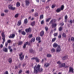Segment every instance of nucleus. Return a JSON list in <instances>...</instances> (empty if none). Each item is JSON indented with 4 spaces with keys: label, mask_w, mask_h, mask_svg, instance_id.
<instances>
[{
    "label": "nucleus",
    "mask_w": 74,
    "mask_h": 74,
    "mask_svg": "<svg viewBox=\"0 0 74 74\" xmlns=\"http://www.w3.org/2000/svg\"><path fill=\"white\" fill-rule=\"evenodd\" d=\"M64 5H62L61 6V7H60V8H58L56 10V12H59L60 11L62 10L63 11V9H64Z\"/></svg>",
    "instance_id": "5"
},
{
    "label": "nucleus",
    "mask_w": 74,
    "mask_h": 74,
    "mask_svg": "<svg viewBox=\"0 0 74 74\" xmlns=\"http://www.w3.org/2000/svg\"><path fill=\"white\" fill-rule=\"evenodd\" d=\"M21 34H23V35H25V34H26V33H25V32L24 31H23L22 32Z\"/></svg>",
    "instance_id": "35"
},
{
    "label": "nucleus",
    "mask_w": 74,
    "mask_h": 74,
    "mask_svg": "<svg viewBox=\"0 0 74 74\" xmlns=\"http://www.w3.org/2000/svg\"><path fill=\"white\" fill-rule=\"evenodd\" d=\"M49 65H50V64H49V63H47L45 64V67H49Z\"/></svg>",
    "instance_id": "20"
},
{
    "label": "nucleus",
    "mask_w": 74,
    "mask_h": 74,
    "mask_svg": "<svg viewBox=\"0 0 74 74\" xmlns=\"http://www.w3.org/2000/svg\"><path fill=\"white\" fill-rule=\"evenodd\" d=\"M71 41H74V38L73 37H71Z\"/></svg>",
    "instance_id": "38"
},
{
    "label": "nucleus",
    "mask_w": 74,
    "mask_h": 74,
    "mask_svg": "<svg viewBox=\"0 0 74 74\" xmlns=\"http://www.w3.org/2000/svg\"><path fill=\"white\" fill-rule=\"evenodd\" d=\"M62 29H63V27H59V30L60 31V32H61L62 30Z\"/></svg>",
    "instance_id": "32"
},
{
    "label": "nucleus",
    "mask_w": 74,
    "mask_h": 74,
    "mask_svg": "<svg viewBox=\"0 0 74 74\" xmlns=\"http://www.w3.org/2000/svg\"><path fill=\"white\" fill-rule=\"evenodd\" d=\"M35 60H36V62H37V63L39 62L40 60H39V59H38L37 57L35 58Z\"/></svg>",
    "instance_id": "21"
},
{
    "label": "nucleus",
    "mask_w": 74,
    "mask_h": 74,
    "mask_svg": "<svg viewBox=\"0 0 74 74\" xmlns=\"http://www.w3.org/2000/svg\"><path fill=\"white\" fill-rule=\"evenodd\" d=\"M16 45V43H14L13 45V46L14 47H15V46Z\"/></svg>",
    "instance_id": "64"
},
{
    "label": "nucleus",
    "mask_w": 74,
    "mask_h": 74,
    "mask_svg": "<svg viewBox=\"0 0 74 74\" xmlns=\"http://www.w3.org/2000/svg\"><path fill=\"white\" fill-rule=\"evenodd\" d=\"M56 22V19H52L49 23V24H51V23H53V22Z\"/></svg>",
    "instance_id": "15"
},
{
    "label": "nucleus",
    "mask_w": 74,
    "mask_h": 74,
    "mask_svg": "<svg viewBox=\"0 0 74 74\" xmlns=\"http://www.w3.org/2000/svg\"><path fill=\"white\" fill-rule=\"evenodd\" d=\"M25 31L27 33H28V32H31V29H30V27H29V28L28 29H27Z\"/></svg>",
    "instance_id": "18"
},
{
    "label": "nucleus",
    "mask_w": 74,
    "mask_h": 74,
    "mask_svg": "<svg viewBox=\"0 0 74 74\" xmlns=\"http://www.w3.org/2000/svg\"><path fill=\"white\" fill-rule=\"evenodd\" d=\"M45 29L46 32H47V31H48V27H45Z\"/></svg>",
    "instance_id": "37"
},
{
    "label": "nucleus",
    "mask_w": 74,
    "mask_h": 74,
    "mask_svg": "<svg viewBox=\"0 0 74 74\" xmlns=\"http://www.w3.org/2000/svg\"><path fill=\"white\" fill-rule=\"evenodd\" d=\"M62 59L63 60H66L68 58L67 56H64L63 57H62Z\"/></svg>",
    "instance_id": "13"
},
{
    "label": "nucleus",
    "mask_w": 74,
    "mask_h": 74,
    "mask_svg": "<svg viewBox=\"0 0 74 74\" xmlns=\"http://www.w3.org/2000/svg\"><path fill=\"white\" fill-rule=\"evenodd\" d=\"M26 44H24L23 46V48H24V49H25V48H26Z\"/></svg>",
    "instance_id": "41"
},
{
    "label": "nucleus",
    "mask_w": 74,
    "mask_h": 74,
    "mask_svg": "<svg viewBox=\"0 0 74 74\" xmlns=\"http://www.w3.org/2000/svg\"><path fill=\"white\" fill-rule=\"evenodd\" d=\"M22 53H21V54L19 55L20 59L21 60H23V59L24 58V56L23 55H22Z\"/></svg>",
    "instance_id": "7"
},
{
    "label": "nucleus",
    "mask_w": 74,
    "mask_h": 74,
    "mask_svg": "<svg viewBox=\"0 0 74 74\" xmlns=\"http://www.w3.org/2000/svg\"><path fill=\"white\" fill-rule=\"evenodd\" d=\"M38 16V14L37 13H35L34 14L35 16Z\"/></svg>",
    "instance_id": "33"
},
{
    "label": "nucleus",
    "mask_w": 74,
    "mask_h": 74,
    "mask_svg": "<svg viewBox=\"0 0 74 74\" xmlns=\"http://www.w3.org/2000/svg\"><path fill=\"white\" fill-rule=\"evenodd\" d=\"M36 58L35 57H34L33 58H31L32 60H34V59L35 60V59Z\"/></svg>",
    "instance_id": "61"
},
{
    "label": "nucleus",
    "mask_w": 74,
    "mask_h": 74,
    "mask_svg": "<svg viewBox=\"0 0 74 74\" xmlns=\"http://www.w3.org/2000/svg\"><path fill=\"white\" fill-rule=\"evenodd\" d=\"M44 35V31H41L40 33V35L41 37H42Z\"/></svg>",
    "instance_id": "12"
},
{
    "label": "nucleus",
    "mask_w": 74,
    "mask_h": 74,
    "mask_svg": "<svg viewBox=\"0 0 74 74\" xmlns=\"http://www.w3.org/2000/svg\"><path fill=\"white\" fill-rule=\"evenodd\" d=\"M28 44H29V42H25V45H28Z\"/></svg>",
    "instance_id": "54"
},
{
    "label": "nucleus",
    "mask_w": 74,
    "mask_h": 74,
    "mask_svg": "<svg viewBox=\"0 0 74 74\" xmlns=\"http://www.w3.org/2000/svg\"><path fill=\"white\" fill-rule=\"evenodd\" d=\"M7 45H8V42H6L5 43V46L6 47H7Z\"/></svg>",
    "instance_id": "57"
},
{
    "label": "nucleus",
    "mask_w": 74,
    "mask_h": 74,
    "mask_svg": "<svg viewBox=\"0 0 74 74\" xmlns=\"http://www.w3.org/2000/svg\"><path fill=\"white\" fill-rule=\"evenodd\" d=\"M51 25L52 27H56V26H57V23H51Z\"/></svg>",
    "instance_id": "9"
},
{
    "label": "nucleus",
    "mask_w": 74,
    "mask_h": 74,
    "mask_svg": "<svg viewBox=\"0 0 74 74\" xmlns=\"http://www.w3.org/2000/svg\"><path fill=\"white\" fill-rule=\"evenodd\" d=\"M67 15H66L65 16V19H67Z\"/></svg>",
    "instance_id": "48"
},
{
    "label": "nucleus",
    "mask_w": 74,
    "mask_h": 74,
    "mask_svg": "<svg viewBox=\"0 0 74 74\" xmlns=\"http://www.w3.org/2000/svg\"><path fill=\"white\" fill-rule=\"evenodd\" d=\"M58 37L59 38H62V36H61V35H59L58 36Z\"/></svg>",
    "instance_id": "47"
},
{
    "label": "nucleus",
    "mask_w": 74,
    "mask_h": 74,
    "mask_svg": "<svg viewBox=\"0 0 74 74\" xmlns=\"http://www.w3.org/2000/svg\"><path fill=\"white\" fill-rule=\"evenodd\" d=\"M58 36V33H56L54 34V36L55 37L57 36Z\"/></svg>",
    "instance_id": "46"
},
{
    "label": "nucleus",
    "mask_w": 74,
    "mask_h": 74,
    "mask_svg": "<svg viewBox=\"0 0 74 74\" xmlns=\"http://www.w3.org/2000/svg\"><path fill=\"white\" fill-rule=\"evenodd\" d=\"M8 43H10L11 42V40H8Z\"/></svg>",
    "instance_id": "53"
},
{
    "label": "nucleus",
    "mask_w": 74,
    "mask_h": 74,
    "mask_svg": "<svg viewBox=\"0 0 74 74\" xmlns=\"http://www.w3.org/2000/svg\"><path fill=\"white\" fill-rule=\"evenodd\" d=\"M22 24V21L21 20H19L17 23V25L18 26H20Z\"/></svg>",
    "instance_id": "11"
},
{
    "label": "nucleus",
    "mask_w": 74,
    "mask_h": 74,
    "mask_svg": "<svg viewBox=\"0 0 74 74\" xmlns=\"http://www.w3.org/2000/svg\"><path fill=\"white\" fill-rule=\"evenodd\" d=\"M29 38H32V34L29 35L28 36Z\"/></svg>",
    "instance_id": "42"
},
{
    "label": "nucleus",
    "mask_w": 74,
    "mask_h": 74,
    "mask_svg": "<svg viewBox=\"0 0 74 74\" xmlns=\"http://www.w3.org/2000/svg\"><path fill=\"white\" fill-rule=\"evenodd\" d=\"M49 6H47L46 7V9H48V8H49Z\"/></svg>",
    "instance_id": "60"
},
{
    "label": "nucleus",
    "mask_w": 74,
    "mask_h": 74,
    "mask_svg": "<svg viewBox=\"0 0 74 74\" xmlns=\"http://www.w3.org/2000/svg\"><path fill=\"white\" fill-rule=\"evenodd\" d=\"M22 72V70H20L19 71L18 74H21Z\"/></svg>",
    "instance_id": "44"
},
{
    "label": "nucleus",
    "mask_w": 74,
    "mask_h": 74,
    "mask_svg": "<svg viewBox=\"0 0 74 74\" xmlns=\"http://www.w3.org/2000/svg\"><path fill=\"white\" fill-rule=\"evenodd\" d=\"M51 19V18H48V19L46 20V22H49L50 19Z\"/></svg>",
    "instance_id": "34"
},
{
    "label": "nucleus",
    "mask_w": 74,
    "mask_h": 74,
    "mask_svg": "<svg viewBox=\"0 0 74 74\" xmlns=\"http://www.w3.org/2000/svg\"><path fill=\"white\" fill-rule=\"evenodd\" d=\"M57 63L58 64H59V68H62V67H64V68L65 69H67V68L69 67V66H66L65 63H62L60 62V61H58Z\"/></svg>",
    "instance_id": "2"
},
{
    "label": "nucleus",
    "mask_w": 74,
    "mask_h": 74,
    "mask_svg": "<svg viewBox=\"0 0 74 74\" xmlns=\"http://www.w3.org/2000/svg\"><path fill=\"white\" fill-rule=\"evenodd\" d=\"M52 56L50 54H47V57L48 58H49L50 57H51Z\"/></svg>",
    "instance_id": "29"
},
{
    "label": "nucleus",
    "mask_w": 74,
    "mask_h": 74,
    "mask_svg": "<svg viewBox=\"0 0 74 74\" xmlns=\"http://www.w3.org/2000/svg\"><path fill=\"white\" fill-rule=\"evenodd\" d=\"M26 64H23V67H25V65H26Z\"/></svg>",
    "instance_id": "63"
},
{
    "label": "nucleus",
    "mask_w": 74,
    "mask_h": 74,
    "mask_svg": "<svg viewBox=\"0 0 74 74\" xmlns=\"http://www.w3.org/2000/svg\"><path fill=\"white\" fill-rule=\"evenodd\" d=\"M24 23L25 24H26L27 23V19H25L24 21Z\"/></svg>",
    "instance_id": "27"
},
{
    "label": "nucleus",
    "mask_w": 74,
    "mask_h": 74,
    "mask_svg": "<svg viewBox=\"0 0 74 74\" xmlns=\"http://www.w3.org/2000/svg\"><path fill=\"white\" fill-rule=\"evenodd\" d=\"M29 4H30V2L29 1H25V5L26 6L29 5Z\"/></svg>",
    "instance_id": "14"
},
{
    "label": "nucleus",
    "mask_w": 74,
    "mask_h": 74,
    "mask_svg": "<svg viewBox=\"0 0 74 74\" xmlns=\"http://www.w3.org/2000/svg\"><path fill=\"white\" fill-rule=\"evenodd\" d=\"M3 47V45H2V44H1L0 45V48H2Z\"/></svg>",
    "instance_id": "43"
},
{
    "label": "nucleus",
    "mask_w": 74,
    "mask_h": 74,
    "mask_svg": "<svg viewBox=\"0 0 74 74\" xmlns=\"http://www.w3.org/2000/svg\"><path fill=\"white\" fill-rule=\"evenodd\" d=\"M8 61L9 63H11L12 62V58H10L8 59Z\"/></svg>",
    "instance_id": "17"
},
{
    "label": "nucleus",
    "mask_w": 74,
    "mask_h": 74,
    "mask_svg": "<svg viewBox=\"0 0 74 74\" xmlns=\"http://www.w3.org/2000/svg\"><path fill=\"white\" fill-rule=\"evenodd\" d=\"M23 44V42L21 41L19 42L18 44V45H21V44Z\"/></svg>",
    "instance_id": "30"
},
{
    "label": "nucleus",
    "mask_w": 74,
    "mask_h": 74,
    "mask_svg": "<svg viewBox=\"0 0 74 74\" xmlns=\"http://www.w3.org/2000/svg\"><path fill=\"white\" fill-rule=\"evenodd\" d=\"M22 29L19 30L18 31L19 33H22Z\"/></svg>",
    "instance_id": "49"
},
{
    "label": "nucleus",
    "mask_w": 74,
    "mask_h": 74,
    "mask_svg": "<svg viewBox=\"0 0 74 74\" xmlns=\"http://www.w3.org/2000/svg\"><path fill=\"white\" fill-rule=\"evenodd\" d=\"M53 46L54 48H56V47H58L56 49V51L57 52H60L61 49L60 48V45H58V44L55 43L53 44Z\"/></svg>",
    "instance_id": "3"
},
{
    "label": "nucleus",
    "mask_w": 74,
    "mask_h": 74,
    "mask_svg": "<svg viewBox=\"0 0 74 74\" xmlns=\"http://www.w3.org/2000/svg\"><path fill=\"white\" fill-rule=\"evenodd\" d=\"M15 34H10V35L9 36V37L10 38H13L14 37H15Z\"/></svg>",
    "instance_id": "10"
},
{
    "label": "nucleus",
    "mask_w": 74,
    "mask_h": 74,
    "mask_svg": "<svg viewBox=\"0 0 74 74\" xmlns=\"http://www.w3.org/2000/svg\"><path fill=\"white\" fill-rule=\"evenodd\" d=\"M71 72L72 73H74V69H73V68L70 67L69 70V73H70Z\"/></svg>",
    "instance_id": "8"
},
{
    "label": "nucleus",
    "mask_w": 74,
    "mask_h": 74,
    "mask_svg": "<svg viewBox=\"0 0 74 74\" xmlns=\"http://www.w3.org/2000/svg\"><path fill=\"white\" fill-rule=\"evenodd\" d=\"M33 42L35 41V38H33L30 41L31 42H33Z\"/></svg>",
    "instance_id": "25"
},
{
    "label": "nucleus",
    "mask_w": 74,
    "mask_h": 74,
    "mask_svg": "<svg viewBox=\"0 0 74 74\" xmlns=\"http://www.w3.org/2000/svg\"><path fill=\"white\" fill-rule=\"evenodd\" d=\"M8 7L10 10L14 11L16 9L15 7H13V5L12 4H10L8 6Z\"/></svg>",
    "instance_id": "4"
},
{
    "label": "nucleus",
    "mask_w": 74,
    "mask_h": 74,
    "mask_svg": "<svg viewBox=\"0 0 74 74\" xmlns=\"http://www.w3.org/2000/svg\"><path fill=\"white\" fill-rule=\"evenodd\" d=\"M4 74H8V71H6L5 73H4Z\"/></svg>",
    "instance_id": "55"
},
{
    "label": "nucleus",
    "mask_w": 74,
    "mask_h": 74,
    "mask_svg": "<svg viewBox=\"0 0 74 74\" xmlns=\"http://www.w3.org/2000/svg\"><path fill=\"white\" fill-rule=\"evenodd\" d=\"M53 33V30H51V32L50 33V34H51Z\"/></svg>",
    "instance_id": "58"
},
{
    "label": "nucleus",
    "mask_w": 74,
    "mask_h": 74,
    "mask_svg": "<svg viewBox=\"0 0 74 74\" xmlns=\"http://www.w3.org/2000/svg\"><path fill=\"white\" fill-rule=\"evenodd\" d=\"M40 67H41L40 65L38 64L37 65V66H35L34 67V73L37 74L38 72H42V71L43 69L42 68L40 69Z\"/></svg>",
    "instance_id": "1"
},
{
    "label": "nucleus",
    "mask_w": 74,
    "mask_h": 74,
    "mask_svg": "<svg viewBox=\"0 0 74 74\" xmlns=\"http://www.w3.org/2000/svg\"><path fill=\"white\" fill-rule=\"evenodd\" d=\"M2 39L3 40V42H2V43L3 44H4V42L5 41V35H4V32H2Z\"/></svg>",
    "instance_id": "6"
},
{
    "label": "nucleus",
    "mask_w": 74,
    "mask_h": 74,
    "mask_svg": "<svg viewBox=\"0 0 74 74\" xmlns=\"http://www.w3.org/2000/svg\"><path fill=\"white\" fill-rule=\"evenodd\" d=\"M8 11V10H4L5 12L6 13H7Z\"/></svg>",
    "instance_id": "52"
},
{
    "label": "nucleus",
    "mask_w": 74,
    "mask_h": 74,
    "mask_svg": "<svg viewBox=\"0 0 74 74\" xmlns=\"http://www.w3.org/2000/svg\"><path fill=\"white\" fill-rule=\"evenodd\" d=\"M51 52L52 53H53V52H55V49H54V48H52L51 50Z\"/></svg>",
    "instance_id": "31"
},
{
    "label": "nucleus",
    "mask_w": 74,
    "mask_h": 74,
    "mask_svg": "<svg viewBox=\"0 0 74 74\" xmlns=\"http://www.w3.org/2000/svg\"><path fill=\"white\" fill-rule=\"evenodd\" d=\"M18 66H15V69H18Z\"/></svg>",
    "instance_id": "56"
},
{
    "label": "nucleus",
    "mask_w": 74,
    "mask_h": 74,
    "mask_svg": "<svg viewBox=\"0 0 74 74\" xmlns=\"http://www.w3.org/2000/svg\"><path fill=\"white\" fill-rule=\"evenodd\" d=\"M62 36L63 37H64L65 38H66V34H65L64 33H63L62 34Z\"/></svg>",
    "instance_id": "28"
},
{
    "label": "nucleus",
    "mask_w": 74,
    "mask_h": 74,
    "mask_svg": "<svg viewBox=\"0 0 74 74\" xmlns=\"http://www.w3.org/2000/svg\"><path fill=\"white\" fill-rule=\"evenodd\" d=\"M20 5H21V4H20V3L19 2H17L16 3V7H19V6H20Z\"/></svg>",
    "instance_id": "23"
},
{
    "label": "nucleus",
    "mask_w": 74,
    "mask_h": 74,
    "mask_svg": "<svg viewBox=\"0 0 74 74\" xmlns=\"http://www.w3.org/2000/svg\"><path fill=\"white\" fill-rule=\"evenodd\" d=\"M19 14L18 13L16 14L15 15L14 17L15 18H18V16H19Z\"/></svg>",
    "instance_id": "24"
},
{
    "label": "nucleus",
    "mask_w": 74,
    "mask_h": 74,
    "mask_svg": "<svg viewBox=\"0 0 74 74\" xmlns=\"http://www.w3.org/2000/svg\"><path fill=\"white\" fill-rule=\"evenodd\" d=\"M55 7V5H54L53 4L52 5V6H51L52 8H54Z\"/></svg>",
    "instance_id": "40"
},
{
    "label": "nucleus",
    "mask_w": 74,
    "mask_h": 74,
    "mask_svg": "<svg viewBox=\"0 0 74 74\" xmlns=\"http://www.w3.org/2000/svg\"><path fill=\"white\" fill-rule=\"evenodd\" d=\"M56 40V38H53L52 40V41L53 42H54V41H55Z\"/></svg>",
    "instance_id": "36"
},
{
    "label": "nucleus",
    "mask_w": 74,
    "mask_h": 74,
    "mask_svg": "<svg viewBox=\"0 0 74 74\" xmlns=\"http://www.w3.org/2000/svg\"><path fill=\"white\" fill-rule=\"evenodd\" d=\"M31 25L32 26H34V25H35V21H33L31 23Z\"/></svg>",
    "instance_id": "22"
},
{
    "label": "nucleus",
    "mask_w": 74,
    "mask_h": 74,
    "mask_svg": "<svg viewBox=\"0 0 74 74\" xmlns=\"http://www.w3.org/2000/svg\"><path fill=\"white\" fill-rule=\"evenodd\" d=\"M33 52V49H31L29 50V52H30V53H32Z\"/></svg>",
    "instance_id": "39"
},
{
    "label": "nucleus",
    "mask_w": 74,
    "mask_h": 74,
    "mask_svg": "<svg viewBox=\"0 0 74 74\" xmlns=\"http://www.w3.org/2000/svg\"><path fill=\"white\" fill-rule=\"evenodd\" d=\"M36 40L37 41H38V42L39 43H40L41 42V40H41V38L40 37H38L36 38Z\"/></svg>",
    "instance_id": "16"
},
{
    "label": "nucleus",
    "mask_w": 74,
    "mask_h": 74,
    "mask_svg": "<svg viewBox=\"0 0 74 74\" xmlns=\"http://www.w3.org/2000/svg\"><path fill=\"white\" fill-rule=\"evenodd\" d=\"M3 51L5 52H8V50H7V49L5 47H3Z\"/></svg>",
    "instance_id": "19"
},
{
    "label": "nucleus",
    "mask_w": 74,
    "mask_h": 74,
    "mask_svg": "<svg viewBox=\"0 0 74 74\" xmlns=\"http://www.w3.org/2000/svg\"><path fill=\"white\" fill-rule=\"evenodd\" d=\"M43 18H44V15L43 14L40 15V19H42Z\"/></svg>",
    "instance_id": "26"
},
{
    "label": "nucleus",
    "mask_w": 74,
    "mask_h": 74,
    "mask_svg": "<svg viewBox=\"0 0 74 74\" xmlns=\"http://www.w3.org/2000/svg\"><path fill=\"white\" fill-rule=\"evenodd\" d=\"M31 11L32 12H34V9H32L31 10Z\"/></svg>",
    "instance_id": "62"
},
{
    "label": "nucleus",
    "mask_w": 74,
    "mask_h": 74,
    "mask_svg": "<svg viewBox=\"0 0 74 74\" xmlns=\"http://www.w3.org/2000/svg\"><path fill=\"white\" fill-rule=\"evenodd\" d=\"M60 25H61V26H63L64 25V23H60Z\"/></svg>",
    "instance_id": "51"
},
{
    "label": "nucleus",
    "mask_w": 74,
    "mask_h": 74,
    "mask_svg": "<svg viewBox=\"0 0 74 74\" xmlns=\"http://www.w3.org/2000/svg\"><path fill=\"white\" fill-rule=\"evenodd\" d=\"M1 15L2 16H4V14L3 13H1Z\"/></svg>",
    "instance_id": "50"
},
{
    "label": "nucleus",
    "mask_w": 74,
    "mask_h": 74,
    "mask_svg": "<svg viewBox=\"0 0 74 74\" xmlns=\"http://www.w3.org/2000/svg\"><path fill=\"white\" fill-rule=\"evenodd\" d=\"M70 23H73V20H71L70 21Z\"/></svg>",
    "instance_id": "59"
},
{
    "label": "nucleus",
    "mask_w": 74,
    "mask_h": 74,
    "mask_svg": "<svg viewBox=\"0 0 74 74\" xmlns=\"http://www.w3.org/2000/svg\"><path fill=\"white\" fill-rule=\"evenodd\" d=\"M44 20H42L41 21V23L42 25V24H44Z\"/></svg>",
    "instance_id": "45"
}]
</instances>
